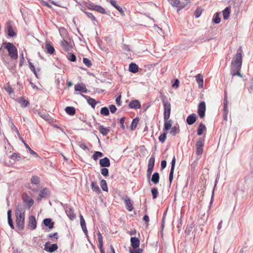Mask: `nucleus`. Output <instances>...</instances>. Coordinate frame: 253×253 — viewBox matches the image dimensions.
<instances>
[{"label":"nucleus","instance_id":"f257e3e1","mask_svg":"<svg viewBox=\"0 0 253 253\" xmlns=\"http://www.w3.org/2000/svg\"><path fill=\"white\" fill-rule=\"evenodd\" d=\"M242 64V56L241 53L237 52L232 60L231 64V74L232 76H238L242 77L240 71Z\"/></svg>","mask_w":253,"mask_h":253},{"label":"nucleus","instance_id":"f03ea898","mask_svg":"<svg viewBox=\"0 0 253 253\" xmlns=\"http://www.w3.org/2000/svg\"><path fill=\"white\" fill-rule=\"evenodd\" d=\"M25 210L22 205L18 204L15 210L16 226L18 229L22 230L25 227Z\"/></svg>","mask_w":253,"mask_h":253},{"label":"nucleus","instance_id":"7ed1b4c3","mask_svg":"<svg viewBox=\"0 0 253 253\" xmlns=\"http://www.w3.org/2000/svg\"><path fill=\"white\" fill-rule=\"evenodd\" d=\"M3 44L8 51V54L11 59H17L18 58L17 49L16 47L10 42H4Z\"/></svg>","mask_w":253,"mask_h":253},{"label":"nucleus","instance_id":"20e7f679","mask_svg":"<svg viewBox=\"0 0 253 253\" xmlns=\"http://www.w3.org/2000/svg\"><path fill=\"white\" fill-rule=\"evenodd\" d=\"M162 102L164 107V119L167 120L170 117L171 105L170 102L166 100V96L163 98Z\"/></svg>","mask_w":253,"mask_h":253},{"label":"nucleus","instance_id":"39448f33","mask_svg":"<svg viewBox=\"0 0 253 253\" xmlns=\"http://www.w3.org/2000/svg\"><path fill=\"white\" fill-rule=\"evenodd\" d=\"M169 2L173 7H176L178 8V11L184 8L186 5V3H185V2L180 1L179 0H169Z\"/></svg>","mask_w":253,"mask_h":253},{"label":"nucleus","instance_id":"423d86ee","mask_svg":"<svg viewBox=\"0 0 253 253\" xmlns=\"http://www.w3.org/2000/svg\"><path fill=\"white\" fill-rule=\"evenodd\" d=\"M204 141L205 139L204 138H200L196 142V154L198 155H201L203 153Z\"/></svg>","mask_w":253,"mask_h":253},{"label":"nucleus","instance_id":"0eeeda50","mask_svg":"<svg viewBox=\"0 0 253 253\" xmlns=\"http://www.w3.org/2000/svg\"><path fill=\"white\" fill-rule=\"evenodd\" d=\"M87 7L91 10H95V11H96L100 13H102V14H106V11L105 9L102 6H101L100 5H95V4L91 3H88V4L87 5Z\"/></svg>","mask_w":253,"mask_h":253},{"label":"nucleus","instance_id":"6e6552de","mask_svg":"<svg viewBox=\"0 0 253 253\" xmlns=\"http://www.w3.org/2000/svg\"><path fill=\"white\" fill-rule=\"evenodd\" d=\"M22 198L23 203L30 208L34 204L33 200L26 193H23Z\"/></svg>","mask_w":253,"mask_h":253},{"label":"nucleus","instance_id":"1a4fd4ad","mask_svg":"<svg viewBox=\"0 0 253 253\" xmlns=\"http://www.w3.org/2000/svg\"><path fill=\"white\" fill-rule=\"evenodd\" d=\"M206 103L202 101L198 105V113L201 118H203L205 116Z\"/></svg>","mask_w":253,"mask_h":253},{"label":"nucleus","instance_id":"9d476101","mask_svg":"<svg viewBox=\"0 0 253 253\" xmlns=\"http://www.w3.org/2000/svg\"><path fill=\"white\" fill-rule=\"evenodd\" d=\"M58 249V246L56 244H53L49 245V243H46L44 245V250L49 253H52Z\"/></svg>","mask_w":253,"mask_h":253},{"label":"nucleus","instance_id":"9b49d317","mask_svg":"<svg viewBox=\"0 0 253 253\" xmlns=\"http://www.w3.org/2000/svg\"><path fill=\"white\" fill-rule=\"evenodd\" d=\"M175 162H176V159H175V156H173L172 161H171V169H170L169 175V180L170 183H171L172 180L173 178V173H174V167H175Z\"/></svg>","mask_w":253,"mask_h":253},{"label":"nucleus","instance_id":"f8f14e48","mask_svg":"<svg viewBox=\"0 0 253 253\" xmlns=\"http://www.w3.org/2000/svg\"><path fill=\"white\" fill-rule=\"evenodd\" d=\"M28 226L31 230L36 229L37 227V222L34 216L31 215L29 216Z\"/></svg>","mask_w":253,"mask_h":253},{"label":"nucleus","instance_id":"ddd939ff","mask_svg":"<svg viewBox=\"0 0 253 253\" xmlns=\"http://www.w3.org/2000/svg\"><path fill=\"white\" fill-rule=\"evenodd\" d=\"M75 90L76 91H80L83 93H86L87 89L84 84H79L75 85Z\"/></svg>","mask_w":253,"mask_h":253},{"label":"nucleus","instance_id":"4468645a","mask_svg":"<svg viewBox=\"0 0 253 253\" xmlns=\"http://www.w3.org/2000/svg\"><path fill=\"white\" fill-rule=\"evenodd\" d=\"M131 245L133 249L138 248L140 245V240L137 237H131L130 238Z\"/></svg>","mask_w":253,"mask_h":253},{"label":"nucleus","instance_id":"2eb2a0df","mask_svg":"<svg viewBox=\"0 0 253 253\" xmlns=\"http://www.w3.org/2000/svg\"><path fill=\"white\" fill-rule=\"evenodd\" d=\"M197 117L196 114H192L189 115L186 119V122L189 125H192L196 121Z\"/></svg>","mask_w":253,"mask_h":253},{"label":"nucleus","instance_id":"dca6fc26","mask_svg":"<svg viewBox=\"0 0 253 253\" xmlns=\"http://www.w3.org/2000/svg\"><path fill=\"white\" fill-rule=\"evenodd\" d=\"M81 95L83 97L87 100L88 104H89L93 108H95V106L97 104V102L94 99L90 98V97L84 94Z\"/></svg>","mask_w":253,"mask_h":253},{"label":"nucleus","instance_id":"f3484780","mask_svg":"<svg viewBox=\"0 0 253 253\" xmlns=\"http://www.w3.org/2000/svg\"><path fill=\"white\" fill-rule=\"evenodd\" d=\"M99 164L102 167H109L110 166V160L107 157H105L100 160Z\"/></svg>","mask_w":253,"mask_h":253},{"label":"nucleus","instance_id":"a211bd4d","mask_svg":"<svg viewBox=\"0 0 253 253\" xmlns=\"http://www.w3.org/2000/svg\"><path fill=\"white\" fill-rule=\"evenodd\" d=\"M49 191L46 189H43L40 191L39 197L37 198L38 201H40L42 198H46L48 196Z\"/></svg>","mask_w":253,"mask_h":253},{"label":"nucleus","instance_id":"6ab92c4d","mask_svg":"<svg viewBox=\"0 0 253 253\" xmlns=\"http://www.w3.org/2000/svg\"><path fill=\"white\" fill-rule=\"evenodd\" d=\"M61 45L64 50L65 51H69L71 47L70 43L65 40L63 39L61 42Z\"/></svg>","mask_w":253,"mask_h":253},{"label":"nucleus","instance_id":"aec40b11","mask_svg":"<svg viewBox=\"0 0 253 253\" xmlns=\"http://www.w3.org/2000/svg\"><path fill=\"white\" fill-rule=\"evenodd\" d=\"M129 107L130 108L139 109L141 107V105L138 100H133L129 103Z\"/></svg>","mask_w":253,"mask_h":253},{"label":"nucleus","instance_id":"412c9836","mask_svg":"<svg viewBox=\"0 0 253 253\" xmlns=\"http://www.w3.org/2000/svg\"><path fill=\"white\" fill-rule=\"evenodd\" d=\"M125 203L126 209L129 211H132V210L133 209V207L132 206V204L131 203V200L129 198H126V199L125 200Z\"/></svg>","mask_w":253,"mask_h":253},{"label":"nucleus","instance_id":"4be33fe9","mask_svg":"<svg viewBox=\"0 0 253 253\" xmlns=\"http://www.w3.org/2000/svg\"><path fill=\"white\" fill-rule=\"evenodd\" d=\"M231 12V9L230 7L228 6L226 7L223 11H222V14L223 19L224 20H227L229 19L230 17Z\"/></svg>","mask_w":253,"mask_h":253},{"label":"nucleus","instance_id":"5701e85b","mask_svg":"<svg viewBox=\"0 0 253 253\" xmlns=\"http://www.w3.org/2000/svg\"><path fill=\"white\" fill-rule=\"evenodd\" d=\"M80 224L83 232L87 236V230L85 225V222L82 215H80Z\"/></svg>","mask_w":253,"mask_h":253},{"label":"nucleus","instance_id":"b1692460","mask_svg":"<svg viewBox=\"0 0 253 253\" xmlns=\"http://www.w3.org/2000/svg\"><path fill=\"white\" fill-rule=\"evenodd\" d=\"M98 130L103 136H106L110 131L109 128L104 127L103 126L100 125L98 127Z\"/></svg>","mask_w":253,"mask_h":253},{"label":"nucleus","instance_id":"393cba45","mask_svg":"<svg viewBox=\"0 0 253 253\" xmlns=\"http://www.w3.org/2000/svg\"><path fill=\"white\" fill-rule=\"evenodd\" d=\"M43 223L45 226L50 229H52L54 227V222L52 221L50 218H45L43 220Z\"/></svg>","mask_w":253,"mask_h":253},{"label":"nucleus","instance_id":"a878e982","mask_svg":"<svg viewBox=\"0 0 253 253\" xmlns=\"http://www.w3.org/2000/svg\"><path fill=\"white\" fill-rule=\"evenodd\" d=\"M129 71L136 73L138 71V66L134 63H131L129 65Z\"/></svg>","mask_w":253,"mask_h":253},{"label":"nucleus","instance_id":"bb28decb","mask_svg":"<svg viewBox=\"0 0 253 253\" xmlns=\"http://www.w3.org/2000/svg\"><path fill=\"white\" fill-rule=\"evenodd\" d=\"M195 77L196 81L198 84L199 87L202 88L203 87L204 84L203 78L201 74H198Z\"/></svg>","mask_w":253,"mask_h":253},{"label":"nucleus","instance_id":"cd10ccee","mask_svg":"<svg viewBox=\"0 0 253 253\" xmlns=\"http://www.w3.org/2000/svg\"><path fill=\"white\" fill-rule=\"evenodd\" d=\"M160 179V175L158 172H156L153 173L151 178L152 182L155 184H157L159 183Z\"/></svg>","mask_w":253,"mask_h":253},{"label":"nucleus","instance_id":"c85d7f7f","mask_svg":"<svg viewBox=\"0 0 253 253\" xmlns=\"http://www.w3.org/2000/svg\"><path fill=\"white\" fill-rule=\"evenodd\" d=\"M66 212L70 219L73 220L75 218L76 215L74 213L73 208H70L66 211Z\"/></svg>","mask_w":253,"mask_h":253},{"label":"nucleus","instance_id":"c756f323","mask_svg":"<svg viewBox=\"0 0 253 253\" xmlns=\"http://www.w3.org/2000/svg\"><path fill=\"white\" fill-rule=\"evenodd\" d=\"M110 3L114 6L121 14L124 13L122 8L120 6L115 0H109Z\"/></svg>","mask_w":253,"mask_h":253},{"label":"nucleus","instance_id":"7c9ffc66","mask_svg":"<svg viewBox=\"0 0 253 253\" xmlns=\"http://www.w3.org/2000/svg\"><path fill=\"white\" fill-rule=\"evenodd\" d=\"M45 48L47 52L50 54H53L55 52L54 48L49 43H46Z\"/></svg>","mask_w":253,"mask_h":253},{"label":"nucleus","instance_id":"2f4dec72","mask_svg":"<svg viewBox=\"0 0 253 253\" xmlns=\"http://www.w3.org/2000/svg\"><path fill=\"white\" fill-rule=\"evenodd\" d=\"M65 111L67 114L71 116L74 115L76 113L75 108L73 107H66Z\"/></svg>","mask_w":253,"mask_h":253},{"label":"nucleus","instance_id":"473e14b6","mask_svg":"<svg viewBox=\"0 0 253 253\" xmlns=\"http://www.w3.org/2000/svg\"><path fill=\"white\" fill-rule=\"evenodd\" d=\"M164 131H167L171 126V121L170 120H164Z\"/></svg>","mask_w":253,"mask_h":253},{"label":"nucleus","instance_id":"72a5a7b5","mask_svg":"<svg viewBox=\"0 0 253 253\" xmlns=\"http://www.w3.org/2000/svg\"><path fill=\"white\" fill-rule=\"evenodd\" d=\"M206 130V127L203 123H200L197 129V134L198 135H201L203 131Z\"/></svg>","mask_w":253,"mask_h":253},{"label":"nucleus","instance_id":"f704fd0d","mask_svg":"<svg viewBox=\"0 0 253 253\" xmlns=\"http://www.w3.org/2000/svg\"><path fill=\"white\" fill-rule=\"evenodd\" d=\"M18 102L20 104L22 107H26L29 104V101L23 97L19 98Z\"/></svg>","mask_w":253,"mask_h":253},{"label":"nucleus","instance_id":"c9c22d12","mask_svg":"<svg viewBox=\"0 0 253 253\" xmlns=\"http://www.w3.org/2000/svg\"><path fill=\"white\" fill-rule=\"evenodd\" d=\"M155 164V156L153 154L151 156L149 160L148 167L154 169Z\"/></svg>","mask_w":253,"mask_h":253},{"label":"nucleus","instance_id":"e433bc0d","mask_svg":"<svg viewBox=\"0 0 253 253\" xmlns=\"http://www.w3.org/2000/svg\"><path fill=\"white\" fill-rule=\"evenodd\" d=\"M91 187L92 190L96 192L99 193L100 192V189L98 187V186L97 184V183L96 182H92L91 184Z\"/></svg>","mask_w":253,"mask_h":253},{"label":"nucleus","instance_id":"4c0bfd02","mask_svg":"<svg viewBox=\"0 0 253 253\" xmlns=\"http://www.w3.org/2000/svg\"><path fill=\"white\" fill-rule=\"evenodd\" d=\"M179 132V128L178 126H174L172 127L170 131V133L172 136H175Z\"/></svg>","mask_w":253,"mask_h":253},{"label":"nucleus","instance_id":"58836bf2","mask_svg":"<svg viewBox=\"0 0 253 253\" xmlns=\"http://www.w3.org/2000/svg\"><path fill=\"white\" fill-rule=\"evenodd\" d=\"M220 13L216 12L213 16L212 21L215 24H218L220 22V18L219 17Z\"/></svg>","mask_w":253,"mask_h":253},{"label":"nucleus","instance_id":"ea45409f","mask_svg":"<svg viewBox=\"0 0 253 253\" xmlns=\"http://www.w3.org/2000/svg\"><path fill=\"white\" fill-rule=\"evenodd\" d=\"M100 114L105 116H108L109 115V110L106 107H102L100 110Z\"/></svg>","mask_w":253,"mask_h":253},{"label":"nucleus","instance_id":"a19ab883","mask_svg":"<svg viewBox=\"0 0 253 253\" xmlns=\"http://www.w3.org/2000/svg\"><path fill=\"white\" fill-rule=\"evenodd\" d=\"M7 32H8V35L11 37H13L14 36H15V35H16V33H15V32L13 30L12 27L10 25L8 26Z\"/></svg>","mask_w":253,"mask_h":253},{"label":"nucleus","instance_id":"79ce46f5","mask_svg":"<svg viewBox=\"0 0 253 253\" xmlns=\"http://www.w3.org/2000/svg\"><path fill=\"white\" fill-rule=\"evenodd\" d=\"M138 122H139V119L137 118H136L132 120V121L131 122V130H134L136 127L138 123Z\"/></svg>","mask_w":253,"mask_h":253},{"label":"nucleus","instance_id":"37998d69","mask_svg":"<svg viewBox=\"0 0 253 253\" xmlns=\"http://www.w3.org/2000/svg\"><path fill=\"white\" fill-rule=\"evenodd\" d=\"M100 187L102 188V190L104 191H108V187L107 185V183L106 180L103 179L100 182Z\"/></svg>","mask_w":253,"mask_h":253},{"label":"nucleus","instance_id":"c03bdc74","mask_svg":"<svg viewBox=\"0 0 253 253\" xmlns=\"http://www.w3.org/2000/svg\"><path fill=\"white\" fill-rule=\"evenodd\" d=\"M31 183L33 184H38L40 182V178L36 176H33L31 179Z\"/></svg>","mask_w":253,"mask_h":253},{"label":"nucleus","instance_id":"a18cd8bd","mask_svg":"<svg viewBox=\"0 0 253 253\" xmlns=\"http://www.w3.org/2000/svg\"><path fill=\"white\" fill-rule=\"evenodd\" d=\"M103 156V153L99 152L96 151L93 155L92 158L94 160L96 161L99 157H101Z\"/></svg>","mask_w":253,"mask_h":253},{"label":"nucleus","instance_id":"49530a36","mask_svg":"<svg viewBox=\"0 0 253 253\" xmlns=\"http://www.w3.org/2000/svg\"><path fill=\"white\" fill-rule=\"evenodd\" d=\"M151 193L152 194L153 199H155L157 198L159 194L157 188L156 187L152 188Z\"/></svg>","mask_w":253,"mask_h":253},{"label":"nucleus","instance_id":"de8ad7c7","mask_svg":"<svg viewBox=\"0 0 253 253\" xmlns=\"http://www.w3.org/2000/svg\"><path fill=\"white\" fill-rule=\"evenodd\" d=\"M67 58L71 62H75L76 60V56L72 53H69L67 54Z\"/></svg>","mask_w":253,"mask_h":253},{"label":"nucleus","instance_id":"09e8293b","mask_svg":"<svg viewBox=\"0 0 253 253\" xmlns=\"http://www.w3.org/2000/svg\"><path fill=\"white\" fill-rule=\"evenodd\" d=\"M83 63L87 67H90L92 65L91 61L89 59H88L87 58H83Z\"/></svg>","mask_w":253,"mask_h":253},{"label":"nucleus","instance_id":"8fccbe9b","mask_svg":"<svg viewBox=\"0 0 253 253\" xmlns=\"http://www.w3.org/2000/svg\"><path fill=\"white\" fill-rule=\"evenodd\" d=\"M166 135L167 132L166 131H164V132L162 133L161 135H160V136L159 137V141L162 143H164L166 139Z\"/></svg>","mask_w":253,"mask_h":253},{"label":"nucleus","instance_id":"3c124183","mask_svg":"<svg viewBox=\"0 0 253 253\" xmlns=\"http://www.w3.org/2000/svg\"><path fill=\"white\" fill-rule=\"evenodd\" d=\"M98 239L99 242L98 246L100 247L101 248V246H103V237L101 234L99 232L98 233Z\"/></svg>","mask_w":253,"mask_h":253},{"label":"nucleus","instance_id":"603ef678","mask_svg":"<svg viewBox=\"0 0 253 253\" xmlns=\"http://www.w3.org/2000/svg\"><path fill=\"white\" fill-rule=\"evenodd\" d=\"M29 65V68L30 70L34 73V74L36 75V76L38 78V75L37 74V72L36 71L35 67L33 63L31 62L30 61H28Z\"/></svg>","mask_w":253,"mask_h":253},{"label":"nucleus","instance_id":"864d4df0","mask_svg":"<svg viewBox=\"0 0 253 253\" xmlns=\"http://www.w3.org/2000/svg\"><path fill=\"white\" fill-rule=\"evenodd\" d=\"M202 14V9L200 7H198L195 12V16L196 18L199 17Z\"/></svg>","mask_w":253,"mask_h":253},{"label":"nucleus","instance_id":"5fc2aeb1","mask_svg":"<svg viewBox=\"0 0 253 253\" xmlns=\"http://www.w3.org/2000/svg\"><path fill=\"white\" fill-rule=\"evenodd\" d=\"M228 113V107H224V108H223V117H224V119H225L226 120H227Z\"/></svg>","mask_w":253,"mask_h":253},{"label":"nucleus","instance_id":"6e6d98bb","mask_svg":"<svg viewBox=\"0 0 253 253\" xmlns=\"http://www.w3.org/2000/svg\"><path fill=\"white\" fill-rule=\"evenodd\" d=\"M108 169L107 168H106V167H103V168L101 169V174L105 176H108Z\"/></svg>","mask_w":253,"mask_h":253},{"label":"nucleus","instance_id":"4d7b16f0","mask_svg":"<svg viewBox=\"0 0 253 253\" xmlns=\"http://www.w3.org/2000/svg\"><path fill=\"white\" fill-rule=\"evenodd\" d=\"M153 169L151 168L148 167L147 170V177L148 179H150L151 175L152 173Z\"/></svg>","mask_w":253,"mask_h":253},{"label":"nucleus","instance_id":"13d9d810","mask_svg":"<svg viewBox=\"0 0 253 253\" xmlns=\"http://www.w3.org/2000/svg\"><path fill=\"white\" fill-rule=\"evenodd\" d=\"M85 13L87 15V16L90 18L92 21H96L95 17L93 15V14L88 12H85Z\"/></svg>","mask_w":253,"mask_h":253},{"label":"nucleus","instance_id":"bf43d9fd","mask_svg":"<svg viewBox=\"0 0 253 253\" xmlns=\"http://www.w3.org/2000/svg\"><path fill=\"white\" fill-rule=\"evenodd\" d=\"M20 158L19 154L18 153H14L11 156V159L13 160L18 161Z\"/></svg>","mask_w":253,"mask_h":253},{"label":"nucleus","instance_id":"052dcab7","mask_svg":"<svg viewBox=\"0 0 253 253\" xmlns=\"http://www.w3.org/2000/svg\"><path fill=\"white\" fill-rule=\"evenodd\" d=\"M130 253H142V250L141 249H130L129 250Z\"/></svg>","mask_w":253,"mask_h":253},{"label":"nucleus","instance_id":"680f3d73","mask_svg":"<svg viewBox=\"0 0 253 253\" xmlns=\"http://www.w3.org/2000/svg\"><path fill=\"white\" fill-rule=\"evenodd\" d=\"M109 109L111 113H114L117 110V108L114 105H111Z\"/></svg>","mask_w":253,"mask_h":253},{"label":"nucleus","instance_id":"e2e57ef3","mask_svg":"<svg viewBox=\"0 0 253 253\" xmlns=\"http://www.w3.org/2000/svg\"><path fill=\"white\" fill-rule=\"evenodd\" d=\"M39 115L43 119H45V120H47L48 119V116L47 114H46V113H41V112H40L39 113Z\"/></svg>","mask_w":253,"mask_h":253},{"label":"nucleus","instance_id":"0e129e2a","mask_svg":"<svg viewBox=\"0 0 253 253\" xmlns=\"http://www.w3.org/2000/svg\"><path fill=\"white\" fill-rule=\"evenodd\" d=\"M8 219V223L11 229H14V225L13 223V221L12 218H7Z\"/></svg>","mask_w":253,"mask_h":253},{"label":"nucleus","instance_id":"69168bd1","mask_svg":"<svg viewBox=\"0 0 253 253\" xmlns=\"http://www.w3.org/2000/svg\"><path fill=\"white\" fill-rule=\"evenodd\" d=\"M167 166V162L166 160H163L161 162V167L162 169H164Z\"/></svg>","mask_w":253,"mask_h":253},{"label":"nucleus","instance_id":"338daca9","mask_svg":"<svg viewBox=\"0 0 253 253\" xmlns=\"http://www.w3.org/2000/svg\"><path fill=\"white\" fill-rule=\"evenodd\" d=\"M179 80L178 79H175V81H174V83L172 84V86L173 87H178V85H179Z\"/></svg>","mask_w":253,"mask_h":253},{"label":"nucleus","instance_id":"774afa93","mask_svg":"<svg viewBox=\"0 0 253 253\" xmlns=\"http://www.w3.org/2000/svg\"><path fill=\"white\" fill-rule=\"evenodd\" d=\"M49 238L55 237L56 239H58L57 233H51L48 235Z\"/></svg>","mask_w":253,"mask_h":253}]
</instances>
